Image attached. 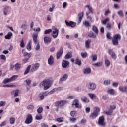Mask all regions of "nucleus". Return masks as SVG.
I'll return each mask as SVG.
<instances>
[{
	"mask_svg": "<svg viewBox=\"0 0 127 127\" xmlns=\"http://www.w3.org/2000/svg\"><path fill=\"white\" fill-rule=\"evenodd\" d=\"M52 85L50 83V81L49 79H45L42 81L41 83L39 84L40 88H42L44 87V91H46V90H48L50 87H51Z\"/></svg>",
	"mask_w": 127,
	"mask_h": 127,
	"instance_id": "f257e3e1",
	"label": "nucleus"
},
{
	"mask_svg": "<svg viewBox=\"0 0 127 127\" xmlns=\"http://www.w3.org/2000/svg\"><path fill=\"white\" fill-rule=\"evenodd\" d=\"M22 53L23 54L24 56L28 58H24L22 60L23 63H26L29 60V59L31 57L32 54L31 53H28L26 52L25 50H22Z\"/></svg>",
	"mask_w": 127,
	"mask_h": 127,
	"instance_id": "f03ea898",
	"label": "nucleus"
},
{
	"mask_svg": "<svg viewBox=\"0 0 127 127\" xmlns=\"http://www.w3.org/2000/svg\"><path fill=\"white\" fill-rule=\"evenodd\" d=\"M121 38H122V37L120 34L115 35L112 39V43L113 45H118L119 44V40H121Z\"/></svg>",
	"mask_w": 127,
	"mask_h": 127,
	"instance_id": "7ed1b4c3",
	"label": "nucleus"
},
{
	"mask_svg": "<svg viewBox=\"0 0 127 127\" xmlns=\"http://www.w3.org/2000/svg\"><path fill=\"white\" fill-rule=\"evenodd\" d=\"M68 101L66 100H61L60 101H57L55 103V106L57 107H60V108H63L64 106L67 104Z\"/></svg>",
	"mask_w": 127,
	"mask_h": 127,
	"instance_id": "20e7f679",
	"label": "nucleus"
},
{
	"mask_svg": "<svg viewBox=\"0 0 127 127\" xmlns=\"http://www.w3.org/2000/svg\"><path fill=\"white\" fill-rule=\"evenodd\" d=\"M86 88L91 91H95V90H96V88H97V85L93 82H90L87 83Z\"/></svg>",
	"mask_w": 127,
	"mask_h": 127,
	"instance_id": "39448f33",
	"label": "nucleus"
},
{
	"mask_svg": "<svg viewBox=\"0 0 127 127\" xmlns=\"http://www.w3.org/2000/svg\"><path fill=\"white\" fill-rule=\"evenodd\" d=\"M108 54L110 55V57L114 60L117 59V54L114 51V50L109 49L108 50Z\"/></svg>",
	"mask_w": 127,
	"mask_h": 127,
	"instance_id": "423d86ee",
	"label": "nucleus"
},
{
	"mask_svg": "<svg viewBox=\"0 0 127 127\" xmlns=\"http://www.w3.org/2000/svg\"><path fill=\"white\" fill-rule=\"evenodd\" d=\"M98 125L99 126H102V127H105L106 125V123L105 122V116H104V115L99 117L98 120Z\"/></svg>",
	"mask_w": 127,
	"mask_h": 127,
	"instance_id": "0eeeda50",
	"label": "nucleus"
},
{
	"mask_svg": "<svg viewBox=\"0 0 127 127\" xmlns=\"http://www.w3.org/2000/svg\"><path fill=\"white\" fill-rule=\"evenodd\" d=\"M62 67L64 69L69 68L70 67V62L68 61L64 60L62 62Z\"/></svg>",
	"mask_w": 127,
	"mask_h": 127,
	"instance_id": "6e6552de",
	"label": "nucleus"
},
{
	"mask_svg": "<svg viewBox=\"0 0 127 127\" xmlns=\"http://www.w3.org/2000/svg\"><path fill=\"white\" fill-rule=\"evenodd\" d=\"M32 115H31V114H29L27 115V118L25 121V124H27L28 125H29V124H31V123H32Z\"/></svg>",
	"mask_w": 127,
	"mask_h": 127,
	"instance_id": "1a4fd4ad",
	"label": "nucleus"
},
{
	"mask_svg": "<svg viewBox=\"0 0 127 127\" xmlns=\"http://www.w3.org/2000/svg\"><path fill=\"white\" fill-rule=\"evenodd\" d=\"M39 67H40V64L39 63H37L35 64L34 66L30 70L31 73H33L35 71H37L39 69Z\"/></svg>",
	"mask_w": 127,
	"mask_h": 127,
	"instance_id": "9d476101",
	"label": "nucleus"
},
{
	"mask_svg": "<svg viewBox=\"0 0 127 127\" xmlns=\"http://www.w3.org/2000/svg\"><path fill=\"white\" fill-rule=\"evenodd\" d=\"M48 63L50 66H53L54 65V58L52 55H51L48 59Z\"/></svg>",
	"mask_w": 127,
	"mask_h": 127,
	"instance_id": "9b49d317",
	"label": "nucleus"
},
{
	"mask_svg": "<svg viewBox=\"0 0 127 127\" xmlns=\"http://www.w3.org/2000/svg\"><path fill=\"white\" fill-rule=\"evenodd\" d=\"M63 51H64L63 47H61L60 51L57 52V59H59L60 58V57H61L62 54H63Z\"/></svg>",
	"mask_w": 127,
	"mask_h": 127,
	"instance_id": "f8f14e48",
	"label": "nucleus"
},
{
	"mask_svg": "<svg viewBox=\"0 0 127 127\" xmlns=\"http://www.w3.org/2000/svg\"><path fill=\"white\" fill-rule=\"evenodd\" d=\"M68 79V74H64L59 80V84H62L65 81H67Z\"/></svg>",
	"mask_w": 127,
	"mask_h": 127,
	"instance_id": "ddd939ff",
	"label": "nucleus"
},
{
	"mask_svg": "<svg viewBox=\"0 0 127 127\" xmlns=\"http://www.w3.org/2000/svg\"><path fill=\"white\" fill-rule=\"evenodd\" d=\"M59 32V31L58 30V29L57 28H55L54 29V31H53V33L52 34V36H53L54 38H56L58 36Z\"/></svg>",
	"mask_w": 127,
	"mask_h": 127,
	"instance_id": "4468645a",
	"label": "nucleus"
},
{
	"mask_svg": "<svg viewBox=\"0 0 127 127\" xmlns=\"http://www.w3.org/2000/svg\"><path fill=\"white\" fill-rule=\"evenodd\" d=\"M82 72L83 74L85 75H89V74H91V72H92V70H91L90 68H86L83 69Z\"/></svg>",
	"mask_w": 127,
	"mask_h": 127,
	"instance_id": "2eb2a0df",
	"label": "nucleus"
},
{
	"mask_svg": "<svg viewBox=\"0 0 127 127\" xmlns=\"http://www.w3.org/2000/svg\"><path fill=\"white\" fill-rule=\"evenodd\" d=\"M65 24L67 26H70V27H75L76 26V23L73 21H70L69 23L65 21Z\"/></svg>",
	"mask_w": 127,
	"mask_h": 127,
	"instance_id": "dca6fc26",
	"label": "nucleus"
},
{
	"mask_svg": "<svg viewBox=\"0 0 127 127\" xmlns=\"http://www.w3.org/2000/svg\"><path fill=\"white\" fill-rule=\"evenodd\" d=\"M98 115L99 114L93 111V112L91 114L89 117L91 120H94L98 117Z\"/></svg>",
	"mask_w": 127,
	"mask_h": 127,
	"instance_id": "f3484780",
	"label": "nucleus"
},
{
	"mask_svg": "<svg viewBox=\"0 0 127 127\" xmlns=\"http://www.w3.org/2000/svg\"><path fill=\"white\" fill-rule=\"evenodd\" d=\"M44 42L45 44H49L51 42V38L48 37H44Z\"/></svg>",
	"mask_w": 127,
	"mask_h": 127,
	"instance_id": "a211bd4d",
	"label": "nucleus"
},
{
	"mask_svg": "<svg viewBox=\"0 0 127 127\" xmlns=\"http://www.w3.org/2000/svg\"><path fill=\"white\" fill-rule=\"evenodd\" d=\"M33 37V41H34V43L36 44L37 43V37H38V33H35L33 34L32 35Z\"/></svg>",
	"mask_w": 127,
	"mask_h": 127,
	"instance_id": "6ab92c4d",
	"label": "nucleus"
},
{
	"mask_svg": "<svg viewBox=\"0 0 127 127\" xmlns=\"http://www.w3.org/2000/svg\"><path fill=\"white\" fill-rule=\"evenodd\" d=\"M73 105L75 106V108H80V105L79 104V100H74L72 103V106Z\"/></svg>",
	"mask_w": 127,
	"mask_h": 127,
	"instance_id": "aec40b11",
	"label": "nucleus"
},
{
	"mask_svg": "<svg viewBox=\"0 0 127 127\" xmlns=\"http://www.w3.org/2000/svg\"><path fill=\"white\" fill-rule=\"evenodd\" d=\"M20 67H21V64L19 63H17L15 65V70L18 72L20 70Z\"/></svg>",
	"mask_w": 127,
	"mask_h": 127,
	"instance_id": "412c9836",
	"label": "nucleus"
},
{
	"mask_svg": "<svg viewBox=\"0 0 127 127\" xmlns=\"http://www.w3.org/2000/svg\"><path fill=\"white\" fill-rule=\"evenodd\" d=\"M8 9H9V6H6L4 7V9L3 10L4 15L6 16L7 15V11H8Z\"/></svg>",
	"mask_w": 127,
	"mask_h": 127,
	"instance_id": "4be33fe9",
	"label": "nucleus"
},
{
	"mask_svg": "<svg viewBox=\"0 0 127 127\" xmlns=\"http://www.w3.org/2000/svg\"><path fill=\"white\" fill-rule=\"evenodd\" d=\"M81 100L83 103H87L90 102V100L86 96L81 98Z\"/></svg>",
	"mask_w": 127,
	"mask_h": 127,
	"instance_id": "5701e85b",
	"label": "nucleus"
},
{
	"mask_svg": "<svg viewBox=\"0 0 127 127\" xmlns=\"http://www.w3.org/2000/svg\"><path fill=\"white\" fill-rule=\"evenodd\" d=\"M105 63L106 67H110V65H111V61H110L109 59H105Z\"/></svg>",
	"mask_w": 127,
	"mask_h": 127,
	"instance_id": "b1692460",
	"label": "nucleus"
},
{
	"mask_svg": "<svg viewBox=\"0 0 127 127\" xmlns=\"http://www.w3.org/2000/svg\"><path fill=\"white\" fill-rule=\"evenodd\" d=\"M88 36L92 38H97L96 34H95V33H94L93 32H90L88 34Z\"/></svg>",
	"mask_w": 127,
	"mask_h": 127,
	"instance_id": "393cba45",
	"label": "nucleus"
},
{
	"mask_svg": "<svg viewBox=\"0 0 127 127\" xmlns=\"http://www.w3.org/2000/svg\"><path fill=\"white\" fill-rule=\"evenodd\" d=\"M92 40L88 39L85 42V47L89 49L90 48V44L91 43Z\"/></svg>",
	"mask_w": 127,
	"mask_h": 127,
	"instance_id": "a878e982",
	"label": "nucleus"
},
{
	"mask_svg": "<svg viewBox=\"0 0 127 127\" xmlns=\"http://www.w3.org/2000/svg\"><path fill=\"white\" fill-rule=\"evenodd\" d=\"M107 93L111 96H114V95H115V90L113 89H109L107 90Z\"/></svg>",
	"mask_w": 127,
	"mask_h": 127,
	"instance_id": "bb28decb",
	"label": "nucleus"
},
{
	"mask_svg": "<svg viewBox=\"0 0 127 127\" xmlns=\"http://www.w3.org/2000/svg\"><path fill=\"white\" fill-rule=\"evenodd\" d=\"M89 97L91 99V100H94V99H97V96L95 95L94 93H89L88 94Z\"/></svg>",
	"mask_w": 127,
	"mask_h": 127,
	"instance_id": "cd10ccee",
	"label": "nucleus"
},
{
	"mask_svg": "<svg viewBox=\"0 0 127 127\" xmlns=\"http://www.w3.org/2000/svg\"><path fill=\"white\" fill-rule=\"evenodd\" d=\"M92 30L96 33V35H98L99 33V30H98V28H97V26H93L92 27Z\"/></svg>",
	"mask_w": 127,
	"mask_h": 127,
	"instance_id": "c85d7f7f",
	"label": "nucleus"
},
{
	"mask_svg": "<svg viewBox=\"0 0 127 127\" xmlns=\"http://www.w3.org/2000/svg\"><path fill=\"white\" fill-rule=\"evenodd\" d=\"M12 35V33L9 32L7 33V34L6 36H5V39H10Z\"/></svg>",
	"mask_w": 127,
	"mask_h": 127,
	"instance_id": "c756f323",
	"label": "nucleus"
},
{
	"mask_svg": "<svg viewBox=\"0 0 127 127\" xmlns=\"http://www.w3.org/2000/svg\"><path fill=\"white\" fill-rule=\"evenodd\" d=\"M30 68H31V65H28L24 73V75H27V74L29 73V71H30Z\"/></svg>",
	"mask_w": 127,
	"mask_h": 127,
	"instance_id": "7c9ffc66",
	"label": "nucleus"
},
{
	"mask_svg": "<svg viewBox=\"0 0 127 127\" xmlns=\"http://www.w3.org/2000/svg\"><path fill=\"white\" fill-rule=\"evenodd\" d=\"M72 58V53L68 52L64 57L65 59H70Z\"/></svg>",
	"mask_w": 127,
	"mask_h": 127,
	"instance_id": "2f4dec72",
	"label": "nucleus"
},
{
	"mask_svg": "<svg viewBox=\"0 0 127 127\" xmlns=\"http://www.w3.org/2000/svg\"><path fill=\"white\" fill-rule=\"evenodd\" d=\"M113 111L111 109H109L108 111H105V114L108 116H112L113 115Z\"/></svg>",
	"mask_w": 127,
	"mask_h": 127,
	"instance_id": "473e14b6",
	"label": "nucleus"
},
{
	"mask_svg": "<svg viewBox=\"0 0 127 127\" xmlns=\"http://www.w3.org/2000/svg\"><path fill=\"white\" fill-rule=\"evenodd\" d=\"M76 65H78V66H82V62H81V60L80 59H76Z\"/></svg>",
	"mask_w": 127,
	"mask_h": 127,
	"instance_id": "72a5a7b5",
	"label": "nucleus"
},
{
	"mask_svg": "<svg viewBox=\"0 0 127 127\" xmlns=\"http://www.w3.org/2000/svg\"><path fill=\"white\" fill-rule=\"evenodd\" d=\"M31 41H29L28 44L26 46V48L29 51H30L31 50Z\"/></svg>",
	"mask_w": 127,
	"mask_h": 127,
	"instance_id": "f704fd0d",
	"label": "nucleus"
},
{
	"mask_svg": "<svg viewBox=\"0 0 127 127\" xmlns=\"http://www.w3.org/2000/svg\"><path fill=\"white\" fill-rule=\"evenodd\" d=\"M13 93H14V97H17V96H18V94L19 93V90L17 89L14 91H12L11 92V94H13Z\"/></svg>",
	"mask_w": 127,
	"mask_h": 127,
	"instance_id": "c9c22d12",
	"label": "nucleus"
},
{
	"mask_svg": "<svg viewBox=\"0 0 127 127\" xmlns=\"http://www.w3.org/2000/svg\"><path fill=\"white\" fill-rule=\"evenodd\" d=\"M83 24L85 25V26H86V27H90V26H91V24L90 22H88V21L83 22Z\"/></svg>",
	"mask_w": 127,
	"mask_h": 127,
	"instance_id": "e433bc0d",
	"label": "nucleus"
},
{
	"mask_svg": "<svg viewBox=\"0 0 127 127\" xmlns=\"http://www.w3.org/2000/svg\"><path fill=\"white\" fill-rule=\"evenodd\" d=\"M27 109L30 111H33L34 110V106L32 105H30L27 106Z\"/></svg>",
	"mask_w": 127,
	"mask_h": 127,
	"instance_id": "4c0bfd02",
	"label": "nucleus"
},
{
	"mask_svg": "<svg viewBox=\"0 0 127 127\" xmlns=\"http://www.w3.org/2000/svg\"><path fill=\"white\" fill-rule=\"evenodd\" d=\"M51 32H52L51 29H46L44 32V34H49Z\"/></svg>",
	"mask_w": 127,
	"mask_h": 127,
	"instance_id": "58836bf2",
	"label": "nucleus"
},
{
	"mask_svg": "<svg viewBox=\"0 0 127 127\" xmlns=\"http://www.w3.org/2000/svg\"><path fill=\"white\" fill-rule=\"evenodd\" d=\"M110 83H111L110 80H105L104 81L103 85H104V86H108V85H110Z\"/></svg>",
	"mask_w": 127,
	"mask_h": 127,
	"instance_id": "ea45409f",
	"label": "nucleus"
},
{
	"mask_svg": "<svg viewBox=\"0 0 127 127\" xmlns=\"http://www.w3.org/2000/svg\"><path fill=\"white\" fill-rule=\"evenodd\" d=\"M118 90L122 92V93H126V90L125 89V87H123L122 86H119L118 88Z\"/></svg>",
	"mask_w": 127,
	"mask_h": 127,
	"instance_id": "a19ab883",
	"label": "nucleus"
},
{
	"mask_svg": "<svg viewBox=\"0 0 127 127\" xmlns=\"http://www.w3.org/2000/svg\"><path fill=\"white\" fill-rule=\"evenodd\" d=\"M11 82L10 78H6L3 81V84H7V83H10Z\"/></svg>",
	"mask_w": 127,
	"mask_h": 127,
	"instance_id": "79ce46f5",
	"label": "nucleus"
},
{
	"mask_svg": "<svg viewBox=\"0 0 127 127\" xmlns=\"http://www.w3.org/2000/svg\"><path fill=\"white\" fill-rule=\"evenodd\" d=\"M93 66H96V67H101L102 66V63L97 62L93 64Z\"/></svg>",
	"mask_w": 127,
	"mask_h": 127,
	"instance_id": "37998d69",
	"label": "nucleus"
},
{
	"mask_svg": "<svg viewBox=\"0 0 127 127\" xmlns=\"http://www.w3.org/2000/svg\"><path fill=\"white\" fill-rule=\"evenodd\" d=\"M10 124H13L15 123V119L13 117H11L9 119Z\"/></svg>",
	"mask_w": 127,
	"mask_h": 127,
	"instance_id": "c03bdc74",
	"label": "nucleus"
},
{
	"mask_svg": "<svg viewBox=\"0 0 127 127\" xmlns=\"http://www.w3.org/2000/svg\"><path fill=\"white\" fill-rule=\"evenodd\" d=\"M17 78H18V75H13L10 78V80L11 82H12V81H14V80L17 79Z\"/></svg>",
	"mask_w": 127,
	"mask_h": 127,
	"instance_id": "a18cd8bd",
	"label": "nucleus"
},
{
	"mask_svg": "<svg viewBox=\"0 0 127 127\" xmlns=\"http://www.w3.org/2000/svg\"><path fill=\"white\" fill-rule=\"evenodd\" d=\"M80 55L82 57V58H86V57H87V56H88V54L87 53V52H82L81 53Z\"/></svg>",
	"mask_w": 127,
	"mask_h": 127,
	"instance_id": "49530a36",
	"label": "nucleus"
},
{
	"mask_svg": "<svg viewBox=\"0 0 127 127\" xmlns=\"http://www.w3.org/2000/svg\"><path fill=\"white\" fill-rule=\"evenodd\" d=\"M37 112L38 114H41V113L43 112V108H42V107H39L37 109Z\"/></svg>",
	"mask_w": 127,
	"mask_h": 127,
	"instance_id": "de8ad7c7",
	"label": "nucleus"
},
{
	"mask_svg": "<svg viewBox=\"0 0 127 127\" xmlns=\"http://www.w3.org/2000/svg\"><path fill=\"white\" fill-rule=\"evenodd\" d=\"M63 121H64V119L63 118V117L59 118L56 119V121L58 123H62Z\"/></svg>",
	"mask_w": 127,
	"mask_h": 127,
	"instance_id": "09e8293b",
	"label": "nucleus"
},
{
	"mask_svg": "<svg viewBox=\"0 0 127 127\" xmlns=\"http://www.w3.org/2000/svg\"><path fill=\"white\" fill-rule=\"evenodd\" d=\"M25 82L26 83L27 86H30V84H31V80L29 79H27Z\"/></svg>",
	"mask_w": 127,
	"mask_h": 127,
	"instance_id": "8fccbe9b",
	"label": "nucleus"
},
{
	"mask_svg": "<svg viewBox=\"0 0 127 127\" xmlns=\"http://www.w3.org/2000/svg\"><path fill=\"white\" fill-rule=\"evenodd\" d=\"M56 91V88L53 89L50 92H49V95H52V94H54Z\"/></svg>",
	"mask_w": 127,
	"mask_h": 127,
	"instance_id": "3c124183",
	"label": "nucleus"
},
{
	"mask_svg": "<svg viewBox=\"0 0 127 127\" xmlns=\"http://www.w3.org/2000/svg\"><path fill=\"white\" fill-rule=\"evenodd\" d=\"M70 115L71 117H76V116H77V113H76V111H72L70 112Z\"/></svg>",
	"mask_w": 127,
	"mask_h": 127,
	"instance_id": "603ef678",
	"label": "nucleus"
},
{
	"mask_svg": "<svg viewBox=\"0 0 127 127\" xmlns=\"http://www.w3.org/2000/svg\"><path fill=\"white\" fill-rule=\"evenodd\" d=\"M86 7L88 8L89 11H90L91 13H93V8H92V6H91L90 5H86Z\"/></svg>",
	"mask_w": 127,
	"mask_h": 127,
	"instance_id": "864d4df0",
	"label": "nucleus"
},
{
	"mask_svg": "<svg viewBox=\"0 0 127 127\" xmlns=\"http://www.w3.org/2000/svg\"><path fill=\"white\" fill-rule=\"evenodd\" d=\"M109 21H110V19H109V18H107L105 20H104L102 21V23L103 24L106 25V24H107V23L109 22Z\"/></svg>",
	"mask_w": 127,
	"mask_h": 127,
	"instance_id": "5fc2aeb1",
	"label": "nucleus"
},
{
	"mask_svg": "<svg viewBox=\"0 0 127 127\" xmlns=\"http://www.w3.org/2000/svg\"><path fill=\"white\" fill-rule=\"evenodd\" d=\"M35 119H36V120H42V115H37L35 117Z\"/></svg>",
	"mask_w": 127,
	"mask_h": 127,
	"instance_id": "6e6d98bb",
	"label": "nucleus"
},
{
	"mask_svg": "<svg viewBox=\"0 0 127 127\" xmlns=\"http://www.w3.org/2000/svg\"><path fill=\"white\" fill-rule=\"evenodd\" d=\"M39 97L40 98V101H42V100L44 99V95H43L42 92L39 94Z\"/></svg>",
	"mask_w": 127,
	"mask_h": 127,
	"instance_id": "4d7b16f0",
	"label": "nucleus"
},
{
	"mask_svg": "<svg viewBox=\"0 0 127 127\" xmlns=\"http://www.w3.org/2000/svg\"><path fill=\"white\" fill-rule=\"evenodd\" d=\"M98 59V56L97 55H92V60L93 61H96Z\"/></svg>",
	"mask_w": 127,
	"mask_h": 127,
	"instance_id": "13d9d810",
	"label": "nucleus"
},
{
	"mask_svg": "<svg viewBox=\"0 0 127 127\" xmlns=\"http://www.w3.org/2000/svg\"><path fill=\"white\" fill-rule=\"evenodd\" d=\"M20 46H21V47H24V46H25V44H24V41H23V39L21 40Z\"/></svg>",
	"mask_w": 127,
	"mask_h": 127,
	"instance_id": "bf43d9fd",
	"label": "nucleus"
},
{
	"mask_svg": "<svg viewBox=\"0 0 127 127\" xmlns=\"http://www.w3.org/2000/svg\"><path fill=\"white\" fill-rule=\"evenodd\" d=\"M99 111H100V107H95V110L93 112H95V113L99 114Z\"/></svg>",
	"mask_w": 127,
	"mask_h": 127,
	"instance_id": "052dcab7",
	"label": "nucleus"
},
{
	"mask_svg": "<svg viewBox=\"0 0 127 127\" xmlns=\"http://www.w3.org/2000/svg\"><path fill=\"white\" fill-rule=\"evenodd\" d=\"M106 37L108 39H112V37L111 36V33H107L106 35Z\"/></svg>",
	"mask_w": 127,
	"mask_h": 127,
	"instance_id": "680f3d73",
	"label": "nucleus"
},
{
	"mask_svg": "<svg viewBox=\"0 0 127 127\" xmlns=\"http://www.w3.org/2000/svg\"><path fill=\"white\" fill-rule=\"evenodd\" d=\"M106 27L108 30H111V29H112V25L110 24H107Z\"/></svg>",
	"mask_w": 127,
	"mask_h": 127,
	"instance_id": "e2e57ef3",
	"label": "nucleus"
},
{
	"mask_svg": "<svg viewBox=\"0 0 127 127\" xmlns=\"http://www.w3.org/2000/svg\"><path fill=\"white\" fill-rule=\"evenodd\" d=\"M5 104H6L5 101H0V107H3V106H5Z\"/></svg>",
	"mask_w": 127,
	"mask_h": 127,
	"instance_id": "0e129e2a",
	"label": "nucleus"
},
{
	"mask_svg": "<svg viewBox=\"0 0 127 127\" xmlns=\"http://www.w3.org/2000/svg\"><path fill=\"white\" fill-rule=\"evenodd\" d=\"M115 109H116V105H111L110 107V110H111L112 111H113V110H115Z\"/></svg>",
	"mask_w": 127,
	"mask_h": 127,
	"instance_id": "69168bd1",
	"label": "nucleus"
},
{
	"mask_svg": "<svg viewBox=\"0 0 127 127\" xmlns=\"http://www.w3.org/2000/svg\"><path fill=\"white\" fill-rule=\"evenodd\" d=\"M35 49L36 50H39V49H40V45L39 44V43H37Z\"/></svg>",
	"mask_w": 127,
	"mask_h": 127,
	"instance_id": "338daca9",
	"label": "nucleus"
},
{
	"mask_svg": "<svg viewBox=\"0 0 127 127\" xmlns=\"http://www.w3.org/2000/svg\"><path fill=\"white\" fill-rule=\"evenodd\" d=\"M33 30L35 32H39V31H40V30H41V29H40V27H38L37 29L34 28L33 29Z\"/></svg>",
	"mask_w": 127,
	"mask_h": 127,
	"instance_id": "774afa93",
	"label": "nucleus"
}]
</instances>
